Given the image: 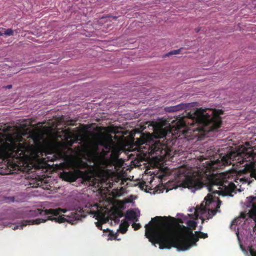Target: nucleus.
Returning a JSON list of instances; mask_svg holds the SVG:
<instances>
[{"label":"nucleus","mask_w":256,"mask_h":256,"mask_svg":"<svg viewBox=\"0 0 256 256\" xmlns=\"http://www.w3.org/2000/svg\"><path fill=\"white\" fill-rule=\"evenodd\" d=\"M61 164L64 165L65 166V167H68V168H69L70 166V164L68 162H64V163H62Z\"/></svg>","instance_id":"c756f323"},{"label":"nucleus","mask_w":256,"mask_h":256,"mask_svg":"<svg viewBox=\"0 0 256 256\" xmlns=\"http://www.w3.org/2000/svg\"><path fill=\"white\" fill-rule=\"evenodd\" d=\"M96 226L98 227V228L100 230H102V224L100 222H96Z\"/></svg>","instance_id":"c85d7f7f"},{"label":"nucleus","mask_w":256,"mask_h":256,"mask_svg":"<svg viewBox=\"0 0 256 256\" xmlns=\"http://www.w3.org/2000/svg\"><path fill=\"white\" fill-rule=\"evenodd\" d=\"M110 152V150H103L102 151V154L103 156H107L109 153Z\"/></svg>","instance_id":"bb28decb"},{"label":"nucleus","mask_w":256,"mask_h":256,"mask_svg":"<svg viewBox=\"0 0 256 256\" xmlns=\"http://www.w3.org/2000/svg\"><path fill=\"white\" fill-rule=\"evenodd\" d=\"M132 227L134 228V229L135 230H138V229H140L141 227V226L140 224H136V223H135L134 222L132 224Z\"/></svg>","instance_id":"393cba45"},{"label":"nucleus","mask_w":256,"mask_h":256,"mask_svg":"<svg viewBox=\"0 0 256 256\" xmlns=\"http://www.w3.org/2000/svg\"><path fill=\"white\" fill-rule=\"evenodd\" d=\"M30 215L32 216H44L46 217V219L38 218L32 220H24L22 222V224L14 226L13 230L18 229L19 227L22 229L24 226L27 225L38 224L45 222L46 220H54L58 223L68 222L74 224L82 218H84L86 216L81 207H78L72 210L57 208L43 210L38 208L34 210H30Z\"/></svg>","instance_id":"39448f33"},{"label":"nucleus","mask_w":256,"mask_h":256,"mask_svg":"<svg viewBox=\"0 0 256 256\" xmlns=\"http://www.w3.org/2000/svg\"><path fill=\"white\" fill-rule=\"evenodd\" d=\"M125 217L126 219L131 221H138L136 212L133 210H128L126 212Z\"/></svg>","instance_id":"2eb2a0df"},{"label":"nucleus","mask_w":256,"mask_h":256,"mask_svg":"<svg viewBox=\"0 0 256 256\" xmlns=\"http://www.w3.org/2000/svg\"><path fill=\"white\" fill-rule=\"evenodd\" d=\"M4 34V31H2V30L0 31V36H2Z\"/></svg>","instance_id":"473e14b6"},{"label":"nucleus","mask_w":256,"mask_h":256,"mask_svg":"<svg viewBox=\"0 0 256 256\" xmlns=\"http://www.w3.org/2000/svg\"><path fill=\"white\" fill-rule=\"evenodd\" d=\"M110 219L112 220L116 223L118 224L120 220L119 218L114 216V218H110Z\"/></svg>","instance_id":"cd10ccee"},{"label":"nucleus","mask_w":256,"mask_h":256,"mask_svg":"<svg viewBox=\"0 0 256 256\" xmlns=\"http://www.w3.org/2000/svg\"><path fill=\"white\" fill-rule=\"evenodd\" d=\"M223 114L222 110L197 108L194 112L188 113L186 116L176 118L168 126H156L154 134L157 138L166 139L170 136L176 138L204 136L220 128V116Z\"/></svg>","instance_id":"f257e3e1"},{"label":"nucleus","mask_w":256,"mask_h":256,"mask_svg":"<svg viewBox=\"0 0 256 256\" xmlns=\"http://www.w3.org/2000/svg\"><path fill=\"white\" fill-rule=\"evenodd\" d=\"M162 219L166 220V216H156L146 224L145 236L149 241L154 244H159L160 249L176 248L178 250H186L196 246L199 238H206L208 234L201 232H196L198 236L193 234L192 230L185 234L178 236L168 226L167 222H161Z\"/></svg>","instance_id":"f03ea898"},{"label":"nucleus","mask_w":256,"mask_h":256,"mask_svg":"<svg viewBox=\"0 0 256 256\" xmlns=\"http://www.w3.org/2000/svg\"><path fill=\"white\" fill-rule=\"evenodd\" d=\"M4 34L7 36H11L14 35V30L11 28L3 29Z\"/></svg>","instance_id":"aec40b11"},{"label":"nucleus","mask_w":256,"mask_h":256,"mask_svg":"<svg viewBox=\"0 0 256 256\" xmlns=\"http://www.w3.org/2000/svg\"><path fill=\"white\" fill-rule=\"evenodd\" d=\"M28 141L24 140L22 136L9 138L10 142H4L0 146V154L4 158L16 160L22 164H26L30 158H38L42 152L38 136L31 135Z\"/></svg>","instance_id":"20e7f679"},{"label":"nucleus","mask_w":256,"mask_h":256,"mask_svg":"<svg viewBox=\"0 0 256 256\" xmlns=\"http://www.w3.org/2000/svg\"><path fill=\"white\" fill-rule=\"evenodd\" d=\"M182 49V48H180L178 50H173L168 53V56L172 55V54H177L180 53V52Z\"/></svg>","instance_id":"412c9836"},{"label":"nucleus","mask_w":256,"mask_h":256,"mask_svg":"<svg viewBox=\"0 0 256 256\" xmlns=\"http://www.w3.org/2000/svg\"><path fill=\"white\" fill-rule=\"evenodd\" d=\"M186 225L190 228L194 230L196 228L197 226V223L196 221L193 220H188L186 222Z\"/></svg>","instance_id":"a211bd4d"},{"label":"nucleus","mask_w":256,"mask_h":256,"mask_svg":"<svg viewBox=\"0 0 256 256\" xmlns=\"http://www.w3.org/2000/svg\"><path fill=\"white\" fill-rule=\"evenodd\" d=\"M146 141V138L142 136L140 139H138L136 142L138 144L141 145L144 144Z\"/></svg>","instance_id":"4be33fe9"},{"label":"nucleus","mask_w":256,"mask_h":256,"mask_svg":"<svg viewBox=\"0 0 256 256\" xmlns=\"http://www.w3.org/2000/svg\"><path fill=\"white\" fill-rule=\"evenodd\" d=\"M166 146L162 144L160 140L156 141L150 146L152 154H156L160 156H168L170 154L168 150L166 149Z\"/></svg>","instance_id":"9d476101"},{"label":"nucleus","mask_w":256,"mask_h":256,"mask_svg":"<svg viewBox=\"0 0 256 256\" xmlns=\"http://www.w3.org/2000/svg\"><path fill=\"white\" fill-rule=\"evenodd\" d=\"M236 218L234 219V220L232 221V223H231V225H232V226H233V225H236H236H238V224H240V218Z\"/></svg>","instance_id":"5701e85b"},{"label":"nucleus","mask_w":256,"mask_h":256,"mask_svg":"<svg viewBox=\"0 0 256 256\" xmlns=\"http://www.w3.org/2000/svg\"><path fill=\"white\" fill-rule=\"evenodd\" d=\"M242 218H245V216H242Z\"/></svg>","instance_id":"4c0bfd02"},{"label":"nucleus","mask_w":256,"mask_h":256,"mask_svg":"<svg viewBox=\"0 0 256 256\" xmlns=\"http://www.w3.org/2000/svg\"><path fill=\"white\" fill-rule=\"evenodd\" d=\"M116 143V142L113 140L112 136H110L108 138L102 140L100 144L102 146L105 150L110 151L113 146V144H114Z\"/></svg>","instance_id":"ddd939ff"},{"label":"nucleus","mask_w":256,"mask_h":256,"mask_svg":"<svg viewBox=\"0 0 256 256\" xmlns=\"http://www.w3.org/2000/svg\"><path fill=\"white\" fill-rule=\"evenodd\" d=\"M122 151V148L118 143L116 142L113 144V146L110 150L111 154L110 157V159L112 163L117 162Z\"/></svg>","instance_id":"9b49d317"},{"label":"nucleus","mask_w":256,"mask_h":256,"mask_svg":"<svg viewBox=\"0 0 256 256\" xmlns=\"http://www.w3.org/2000/svg\"><path fill=\"white\" fill-rule=\"evenodd\" d=\"M60 177L64 180L70 182L76 181L78 178H81L85 180H89L91 178L87 171L84 172L78 169L63 172L60 174Z\"/></svg>","instance_id":"1a4fd4ad"},{"label":"nucleus","mask_w":256,"mask_h":256,"mask_svg":"<svg viewBox=\"0 0 256 256\" xmlns=\"http://www.w3.org/2000/svg\"><path fill=\"white\" fill-rule=\"evenodd\" d=\"M188 106L187 104L181 103L174 106H166L164 108V110L168 112H174L184 110Z\"/></svg>","instance_id":"4468645a"},{"label":"nucleus","mask_w":256,"mask_h":256,"mask_svg":"<svg viewBox=\"0 0 256 256\" xmlns=\"http://www.w3.org/2000/svg\"><path fill=\"white\" fill-rule=\"evenodd\" d=\"M248 250L251 256H256V250H255L252 246L248 247Z\"/></svg>","instance_id":"b1692460"},{"label":"nucleus","mask_w":256,"mask_h":256,"mask_svg":"<svg viewBox=\"0 0 256 256\" xmlns=\"http://www.w3.org/2000/svg\"><path fill=\"white\" fill-rule=\"evenodd\" d=\"M124 216V213L121 210L116 209L112 212L110 214V218H114V216L121 218Z\"/></svg>","instance_id":"f3484780"},{"label":"nucleus","mask_w":256,"mask_h":256,"mask_svg":"<svg viewBox=\"0 0 256 256\" xmlns=\"http://www.w3.org/2000/svg\"><path fill=\"white\" fill-rule=\"evenodd\" d=\"M5 88L8 89H10L12 88V86L11 84L8 85V86H6Z\"/></svg>","instance_id":"7c9ffc66"},{"label":"nucleus","mask_w":256,"mask_h":256,"mask_svg":"<svg viewBox=\"0 0 256 256\" xmlns=\"http://www.w3.org/2000/svg\"><path fill=\"white\" fill-rule=\"evenodd\" d=\"M70 124L71 126H74V122H71Z\"/></svg>","instance_id":"c9c22d12"},{"label":"nucleus","mask_w":256,"mask_h":256,"mask_svg":"<svg viewBox=\"0 0 256 256\" xmlns=\"http://www.w3.org/2000/svg\"><path fill=\"white\" fill-rule=\"evenodd\" d=\"M200 30V28H196V32H198Z\"/></svg>","instance_id":"72a5a7b5"},{"label":"nucleus","mask_w":256,"mask_h":256,"mask_svg":"<svg viewBox=\"0 0 256 256\" xmlns=\"http://www.w3.org/2000/svg\"><path fill=\"white\" fill-rule=\"evenodd\" d=\"M208 190L212 194L220 195L223 191L226 193L233 192L236 188L232 178H230L228 173H221L218 176H214L210 180Z\"/></svg>","instance_id":"0eeeda50"},{"label":"nucleus","mask_w":256,"mask_h":256,"mask_svg":"<svg viewBox=\"0 0 256 256\" xmlns=\"http://www.w3.org/2000/svg\"><path fill=\"white\" fill-rule=\"evenodd\" d=\"M68 150H72V148H68Z\"/></svg>","instance_id":"58836bf2"},{"label":"nucleus","mask_w":256,"mask_h":256,"mask_svg":"<svg viewBox=\"0 0 256 256\" xmlns=\"http://www.w3.org/2000/svg\"><path fill=\"white\" fill-rule=\"evenodd\" d=\"M71 136H68L66 138V139L68 140V138H70Z\"/></svg>","instance_id":"e433bc0d"},{"label":"nucleus","mask_w":256,"mask_h":256,"mask_svg":"<svg viewBox=\"0 0 256 256\" xmlns=\"http://www.w3.org/2000/svg\"><path fill=\"white\" fill-rule=\"evenodd\" d=\"M114 134H116L117 133H118V131H116V130H114V131L112 132Z\"/></svg>","instance_id":"f704fd0d"},{"label":"nucleus","mask_w":256,"mask_h":256,"mask_svg":"<svg viewBox=\"0 0 256 256\" xmlns=\"http://www.w3.org/2000/svg\"><path fill=\"white\" fill-rule=\"evenodd\" d=\"M46 154V158L44 159H47L48 162H54L58 158H65L68 156L67 153L64 150H62L58 152L57 154Z\"/></svg>","instance_id":"f8f14e48"},{"label":"nucleus","mask_w":256,"mask_h":256,"mask_svg":"<svg viewBox=\"0 0 256 256\" xmlns=\"http://www.w3.org/2000/svg\"><path fill=\"white\" fill-rule=\"evenodd\" d=\"M208 168L212 170L222 169L223 166L228 165L243 168L240 170L242 174L234 179L238 184H250L256 180V160H254V154L252 148L240 146L236 151H231L224 156L219 155V158L215 160H210Z\"/></svg>","instance_id":"7ed1b4c3"},{"label":"nucleus","mask_w":256,"mask_h":256,"mask_svg":"<svg viewBox=\"0 0 256 256\" xmlns=\"http://www.w3.org/2000/svg\"><path fill=\"white\" fill-rule=\"evenodd\" d=\"M139 187L142 190H144L145 188H146L147 186L146 185V182H142L140 183L139 184Z\"/></svg>","instance_id":"a878e982"},{"label":"nucleus","mask_w":256,"mask_h":256,"mask_svg":"<svg viewBox=\"0 0 256 256\" xmlns=\"http://www.w3.org/2000/svg\"><path fill=\"white\" fill-rule=\"evenodd\" d=\"M177 176L182 181V186L187 188L194 192L202 188L204 184L202 182L204 178L202 172L192 169L186 166L180 167L177 171Z\"/></svg>","instance_id":"423d86ee"},{"label":"nucleus","mask_w":256,"mask_h":256,"mask_svg":"<svg viewBox=\"0 0 256 256\" xmlns=\"http://www.w3.org/2000/svg\"><path fill=\"white\" fill-rule=\"evenodd\" d=\"M205 205L202 204L200 206H196L194 208V214H189V216L194 219H197L198 216L202 220V224L204 222V216L208 220L212 218L214 216L220 208L221 202L218 200V202L214 200L212 196L208 194L204 198Z\"/></svg>","instance_id":"6e6552de"},{"label":"nucleus","mask_w":256,"mask_h":256,"mask_svg":"<svg viewBox=\"0 0 256 256\" xmlns=\"http://www.w3.org/2000/svg\"><path fill=\"white\" fill-rule=\"evenodd\" d=\"M69 143H70V146H72V144L74 143V141L72 140H70V142H69Z\"/></svg>","instance_id":"2f4dec72"},{"label":"nucleus","mask_w":256,"mask_h":256,"mask_svg":"<svg viewBox=\"0 0 256 256\" xmlns=\"http://www.w3.org/2000/svg\"><path fill=\"white\" fill-rule=\"evenodd\" d=\"M129 226L128 222L125 220H123L120 225L119 230L122 234H124L128 230Z\"/></svg>","instance_id":"dca6fc26"},{"label":"nucleus","mask_w":256,"mask_h":256,"mask_svg":"<svg viewBox=\"0 0 256 256\" xmlns=\"http://www.w3.org/2000/svg\"><path fill=\"white\" fill-rule=\"evenodd\" d=\"M100 174L102 175L103 176L105 177L106 180H107L110 175V173L108 170L104 169L102 170Z\"/></svg>","instance_id":"6ab92c4d"}]
</instances>
